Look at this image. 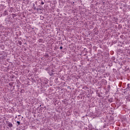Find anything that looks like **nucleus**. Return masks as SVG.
Instances as JSON below:
<instances>
[{
  "instance_id": "1",
  "label": "nucleus",
  "mask_w": 130,
  "mask_h": 130,
  "mask_svg": "<svg viewBox=\"0 0 130 130\" xmlns=\"http://www.w3.org/2000/svg\"><path fill=\"white\" fill-rule=\"evenodd\" d=\"M8 126H9V127H12L13 126V124L11 123H8Z\"/></svg>"
},
{
  "instance_id": "2",
  "label": "nucleus",
  "mask_w": 130,
  "mask_h": 130,
  "mask_svg": "<svg viewBox=\"0 0 130 130\" xmlns=\"http://www.w3.org/2000/svg\"><path fill=\"white\" fill-rule=\"evenodd\" d=\"M17 123H18V125H20V121H17Z\"/></svg>"
},
{
  "instance_id": "3",
  "label": "nucleus",
  "mask_w": 130,
  "mask_h": 130,
  "mask_svg": "<svg viewBox=\"0 0 130 130\" xmlns=\"http://www.w3.org/2000/svg\"><path fill=\"white\" fill-rule=\"evenodd\" d=\"M60 49H62V46L60 47Z\"/></svg>"
},
{
  "instance_id": "4",
  "label": "nucleus",
  "mask_w": 130,
  "mask_h": 130,
  "mask_svg": "<svg viewBox=\"0 0 130 130\" xmlns=\"http://www.w3.org/2000/svg\"><path fill=\"white\" fill-rule=\"evenodd\" d=\"M44 3L43 2H42V5H44Z\"/></svg>"
}]
</instances>
